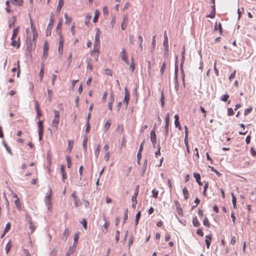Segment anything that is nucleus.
I'll return each mask as SVG.
<instances>
[{
	"mask_svg": "<svg viewBox=\"0 0 256 256\" xmlns=\"http://www.w3.org/2000/svg\"><path fill=\"white\" fill-rule=\"evenodd\" d=\"M100 46V36L96 34L95 36V42L94 46V48L92 52H90L91 55H94V53L96 52L99 53V48Z\"/></svg>",
	"mask_w": 256,
	"mask_h": 256,
	"instance_id": "f257e3e1",
	"label": "nucleus"
},
{
	"mask_svg": "<svg viewBox=\"0 0 256 256\" xmlns=\"http://www.w3.org/2000/svg\"><path fill=\"white\" fill-rule=\"evenodd\" d=\"M54 119L52 122V127L56 128V130H58V124L60 121V112L56 110H54Z\"/></svg>",
	"mask_w": 256,
	"mask_h": 256,
	"instance_id": "f03ea898",
	"label": "nucleus"
},
{
	"mask_svg": "<svg viewBox=\"0 0 256 256\" xmlns=\"http://www.w3.org/2000/svg\"><path fill=\"white\" fill-rule=\"evenodd\" d=\"M120 57L124 62L126 63L128 65L129 64L128 56L126 54V50L124 48H122V52L120 53Z\"/></svg>",
	"mask_w": 256,
	"mask_h": 256,
	"instance_id": "7ed1b4c3",
	"label": "nucleus"
},
{
	"mask_svg": "<svg viewBox=\"0 0 256 256\" xmlns=\"http://www.w3.org/2000/svg\"><path fill=\"white\" fill-rule=\"evenodd\" d=\"M51 191L50 193L47 194L45 196L44 202L46 206L48 207V210H50L52 206V198H51Z\"/></svg>",
	"mask_w": 256,
	"mask_h": 256,
	"instance_id": "20e7f679",
	"label": "nucleus"
},
{
	"mask_svg": "<svg viewBox=\"0 0 256 256\" xmlns=\"http://www.w3.org/2000/svg\"><path fill=\"white\" fill-rule=\"evenodd\" d=\"M170 114H167L165 117L166 124L164 126V133L166 136L168 134V126L170 124Z\"/></svg>",
	"mask_w": 256,
	"mask_h": 256,
	"instance_id": "39448f33",
	"label": "nucleus"
},
{
	"mask_svg": "<svg viewBox=\"0 0 256 256\" xmlns=\"http://www.w3.org/2000/svg\"><path fill=\"white\" fill-rule=\"evenodd\" d=\"M178 56H176L175 60V68H174V80L176 84H178Z\"/></svg>",
	"mask_w": 256,
	"mask_h": 256,
	"instance_id": "423d86ee",
	"label": "nucleus"
},
{
	"mask_svg": "<svg viewBox=\"0 0 256 256\" xmlns=\"http://www.w3.org/2000/svg\"><path fill=\"white\" fill-rule=\"evenodd\" d=\"M48 44L47 42H44V50H43V54H42V58L44 60L46 59L48 55Z\"/></svg>",
	"mask_w": 256,
	"mask_h": 256,
	"instance_id": "0eeeda50",
	"label": "nucleus"
},
{
	"mask_svg": "<svg viewBox=\"0 0 256 256\" xmlns=\"http://www.w3.org/2000/svg\"><path fill=\"white\" fill-rule=\"evenodd\" d=\"M150 141L152 142V146L154 148H155L156 144V133H154V131L151 130L150 132Z\"/></svg>",
	"mask_w": 256,
	"mask_h": 256,
	"instance_id": "6e6552de",
	"label": "nucleus"
},
{
	"mask_svg": "<svg viewBox=\"0 0 256 256\" xmlns=\"http://www.w3.org/2000/svg\"><path fill=\"white\" fill-rule=\"evenodd\" d=\"M64 38L62 36H60L59 44L58 48V53L61 54L63 53Z\"/></svg>",
	"mask_w": 256,
	"mask_h": 256,
	"instance_id": "1a4fd4ad",
	"label": "nucleus"
},
{
	"mask_svg": "<svg viewBox=\"0 0 256 256\" xmlns=\"http://www.w3.org/2000/svg\"><path fill=\"white\" fill-rule=\"evenodd\" d=\"M125 94H124V98L123 100L124 104H126V107H127L129 100H130V94L128 91V90L126 88H124Z\"/></svg>",
	"mask_w": 256,
	"mask_h": 256,
	"instance_id": "9d476101",
	"label": "nucleus"
},
{
	"mask_svg": "<svg viewBox=\"0 0 256 256\" xmlns=\"http://www.w3.org/2000/svg\"><path fill=\"white\" fill-rule=\"evenodd\" d=\"M35 108L36 112L37 118L40 120L42 116V112L40 108L39 103L38 101L35 102Z\"/></svg>",
	"mask_w": 256,
	"mask_h": 256,
	"instance_id": "9b49d317",
	"label": "nucleus"
},
{
	"mask_svg": "<svg viewBox=\"0 0 256 256\" xmlns=\"http://www.w3.org/2000/svg\"><path fill=\"white\" fill-rule=\"evenodd\" d=\"M76 194V191L74 192L72 194V196L74 198V206L76 207H78L81 204V202H80V200L78 198Z\"/></svg>",
	"mask_w": 256,
	"mask_h": 256,
	"instance_id": "f8f14e48",
	"label": "nucleus"
},
{
	"mask_svg": "<svg viewBox=\"0 0 256 256\" xmlns=\"http://www.w3.org/2000/svg\"><path fill=\"white\" fill-rule=\"evenodd\" d=\"M114 101V95L112 92H111L110 96V100L108 102V108L109 110H112V104Z\"/></svg>",
	"mask_w": 256,
	"mask_h": 256,
	"instance_id": "ddd939ff",
	"label": "nucleus"
},
{
	"mask_svg": "<svg viewBox=\"0 0 256 256\" xmlns=\"http://www.w3.org/2000/svg\"><path fill=\"white\" fill-rule=\"evenodd\" d=\"M175 119L174 124L176 128H178L179 130H182V127L179 122V116L178 114H176L174 116Z\"/></svg>",
	"mask_w": 256,
	"mask_h": 256,
	"instance_id": "4468645a",
	"label": "nucleus"
},
{
	"mask_svg": "<svg viewBox=\"0 0 256 256\" xmlns=\"http://www.w3.org/2000/svg\"><path fill=\"white\" fill-rule=\"evenodd\" d=\"M76 250V246L74 244H73L72 246H70L68 248L66 254V256H70Z\"/></svg>",
	"mask_w": 256,
	"mask_h": 256,
	"instance_id": "2eb2a0df",
	"label": "nucleus"
},
{
	"mask_svg": "<svg viewBox=\"0 0 256 256\" xmlns=\"http://www.w3.org/2000/svg\"><path fill=\"white\" fill-rule=\"evenodd\" d=\"M175 204L176 208V212L180 215H182V210L180 208V202L178 201L175 202Z\"/></svg>",
	"mask_w": 256,
	"mask_h": 256,
	"instance_id": "dca6fc26",
	"label": "nucleus"
},
{
	"mask_svg": "<svg viewBox=\"0 0 256 256\" xmlns=\"http://www.w3.org/2000/svg\"><path fill=\"white\" fill-rule=\"evenodd\" d=\"M14 197L16 198V200H14V203H15L16 208L18 210H20L21 208H20V202L19 198L18 197V196H16V194H14Z\"/></svg>",
	"mask_w": 256,
	"mask_h": 256,
	"instance_id": "f3484780",
	"label": "nucleus"
},
{
	"mask_svg": "<svg viewBox=\"0 0 256 256\" xmlns=\"http://www.w3.org/2000/svg\"><path fill=\"white\" fill-rule=\"evenodd\" d=\"M54 23V20L52 18V16H51L50 17V22L48 24V28H47V32H46V36H48V30H51L52 29V25Z\"/></svg>",
	"mask_w": 256,
	"mask_h": 256,
	"instance_id": "a211bd4d",
	"label": "nucleus"
},
{
	"mask_svg": "<svg viewBox=\"0 0 256 256\" xmlns=\"http://www.w3.org/2000/svg\"><path fill=\"white\" fill-rule=\"evenodd\" d=\"M88 140V138L87 136L86 135L84 136V138L83 140V142H82V147H83V148L85 152H86L87 151Z\"/></svg>",
	"mask_w": 256,
	"mask_h": 256,
	"instance_id": "6ab92c4d",
	"label": "nucleus"
},
{
	"mask_svg": "<svg viewBox=\"0 0 256 256\" xmlns=\"http://www.w3.org/2000/svg\"><path fill=\"white\" fill-rule=\"evenodd\" d=\"M206 239L205 240V242L206 244L207 248H208L210 245V241L212 240V237L210 235V236H206Z\"/></svg>",
	"mask_w": 256,
	"mask_h": 256,
	"instance_id": "aec40b11",
	"label": "nucleus"
},
{
	"mask_svg": "<svg viewBox=\"0 0 256 256\" xmlns=\"http://www.w3.org/2000/svg\"><path fill=\"white\" fill-rule=\"evenodd\" d=\"M192 222L194 227H198L200 224L196 216L193 218Z\"/></svg>",
	"mask_w": 256,
	"mask_h": 256,
	"instance_id": "412c9836",
	"label": "nucleus"
},
{
	"mask_svg": "<svg viewBox=\"0 0 256 256\" xmlns=\"http://www.w3.org/2000/svg\"><path fill=\"white\" fill-rule=\"evenodd\" d=\"M19 32V26L16 27V28H14L13 30V34L12 37V40L14 39L18 34Z\"/></svg>",
	"mask_w": 256,
	"mask_h": 256,
	"instance_id": "4be33fe9",
	"label": "nucleus"
},
{
	"mask_svg": "<svg viewBox=\"0 0 256 256\" xmlns=\"http://www.w3.org/2000/svg\"><path fill=\"white\" fill-rule=\"evenodd\" d=\"M182 192H183V194H184V199L186 200H188L189 197V192H188V189L186 187L184 188L182 190Z\"/></svg>",
	"mask_w": 256,
	"mask_h": 256,
	"instance_id": "5701e85b",
	"label": "nucleus"
},
{
	"mask_svg": "<svg viewBox=\"0 0 256 256\" xmlns=\"http://www.w3.org/2000/svg\"><path fill=\"white\" fill-rule=\"evenodd\" d=\"M28 224L31 230V232H33L35 230L36 226L33 224L31 218L28 221Z\"/></svg>",
	"mask_w": 256,
	"mask_h": 256,
	"instance_id": "b1692460",
	"label": "nucleus"
},
{
	"mask_svg": "<svg viewBox=\"0 0 256 256\" xmlns=\"http://www.w3.org/2000/svg\"><path fill=\"white\" fill-rule=\"evenodd\" d=\"M140 216H141V212H137V214H136V218H135V226H136L138 224V222H139L140 218Z\"/></svg>",
	"mask_w": 256,
	"mask_h": 256,
	"instance_id": "393cba45",
	"label": "nucleus"
},
{
	"mask_svg": "<svg viewBox=\"0 0 256 256\" xmlns=\"http://www.w3.org/2000/svg\"><path fill=\"white\" fill-rule=\"evenodd\" d=\"M11 44L12 46L18 48L20 46V42L19 40L16 41L14 39L12 40Z\"/></svg>",
	"mask_w": 256,
	"mask_h": 256,
	"instance_id": "a878e982",
	"label": "nucleus"
},
{
	"mask_svg": "<svg viewBox=\"0 0 256 256\" xmlns=\"http://www.w3.org/2000/svg\"><path fill=\"white\" fill-rule=\"evenodd\" d=\"M110 124H111V120H108L106 122L104 126V129L105 131H107L108 130H109L110 128Z\"/></svg>",
	"mask_w": 256,
	"mask_h": 256,
	"instance_id": "bb28decb",
	"label": "nucleus"
},
{
	"mask_svg": "<svg viewBox=\"0 0 256 256\" xmlns=\"http://www.w3.org/2000/svg\"><path fill=\"white\" fill-rule=\"evenodd\" d=\"M62 235H63V238H64V240L66 241L67 240L68 237L69 236V230H68V228L64 229Z\"/></svg>",
	"mask_w": 256,
	"mask_h": 256,
	"instance_id": "cd10ccee",
	"label": "nucleus"
},
{
	"mask_svg": "<svg viewBox=\"0 0 256 256\" xmlns=\"http://www.w3.org/2000/svg\"><path fill=\"white\" fill-rule=\"evenodd\" d=\"M11 2L15 5H17L18 6H20L23 4L22 0H11Z\"/></svg>",
	"mask_w": 256,
	"mask_h": 256,
	"instance_id": "c85d7f7f",
	"label": "nucleus"
},
{
	"mask_svg": "<svg viewBox=\"0 0 256 256\" xmlns=\"http://www.w3.org/2000/svg\"><path fill=\"white\" fill-rule=\"evenodd\" d=\"M64 5V1L63 0H58V5L57 6V8H56V10L57 12H60L61 9H62V7Z\"/></svg>",
	"mask_w": 256,
	"mask_h": 256,
	"instance_id": "c756f323",
	"label": "nucleus"
},
{
	"mask_svg": "<svg viewBox=\"0 0 256 256\" xmlns=\"http://www.w3.org/2000/svg\"><path fill=\"white\" fill-rule=\"evenodd\" d=\"M138 42H139V48L142 51V42H143V38L141 36H138Z\"/></svg>",
	"mask_w": 256,
	"mask_h": 256,
	"instance_id": "7c9ffc66",
	"label": "nucleus"
},
{
	"mask_svg": "<svg viewBox=\"0 0 256 256\" xmlns=\"http://www.w3.org/2000/svg\"><path fill=\"white\" fill-rule=\"evenodd\" d=\"M100 144H98L96 148L94 150V155L96 158L98 157L100 152Z\"/></svg>",
	"mask_w": 256,
	"mask_h": 256,
	"instance_id": "2f4dec72",
	"label": "nucleus"
},
{
	"mask_svg": "<svg viewBox=\"0 0 256 256\" xmlns=\"http://www.w3.org/2000/svg\"><path fill=\"white\" fill-rule=\"evenodd\" d=\"M203 224L208 228H210V224L207 217H205L204 218L203 220Z\"/></svg>",
	"mask_w": 256,
	"mask_h": 256,
	"instance_id": "473e14b6",
	"label": "nucleus"
},
{
	"mask_svg": "<svg viewBox=\"0 0 256 256\" xmlns=\"http://www.w3.org/2000/svg\"><path fill=\"white\" fill-rule=\"evenodd\" d=\"M72 53L70 52V54H69V56L68 58V64H67L68 68L71 64V63L72 62Z\"/></svg>",
	"mask_w": 256,
	"mask_h": 256,
	"instance_id": "72a5a7b5",
	"label": "nucleus"
},
{
	"mask_svg": "<svg viewBox=\"0 0 256 256\" xmlns=\"http://www.w3.org/2000/svg\"><path fill=\"white\" fill-rule=\"evenodd\" d=\"M43 132H44V130L43 128H38V138L40 140H41L43 136Z\"/></svg>",
	"mask_w": 256,
	"mask_h": 256,
	"instance_id": "f704fd0d",
	"label": "nucleus"
},
{
	"mask_svg": "<svg viewBox=\"0 0 256 256\" xmlns=\"http://www.w3.org/2000/svg\"><path fill=\"white\" fill-rule=\"evenodd\" d=\"M68 150L70 152L72 149L74 142L72 140H68Z\"/></svg>",
	"mask_w": 256,
	"mask_h": 256,
	"instance_id": "c9c22d12",
	"label": "nucleus"
},
{
	"mask_svg": "<svg viewBox=\"0 0 256 256\" xmlns=\"http://www.w3.org/2000/svg\"><path fill=\"white\" fill-rule=\"evenodd\" d=\"M232 202L234 208H236V197L234 196V194L232 193Z\"/></svg>",
	"mask_w": 256,
	"mask_h": 256,
	"instance_id": "e433bc0d",
	"label": "nucleus"
},
{
	"mask_svg": "<svg viewBox=\"0 0 256 256\" xmlns=\"http://www.w3.org/2000/svg\"><path fill=\"white\" fill-rule=\"evenodd\" d=\"M130 68L132 72H134V69H135V64L134 62V58H132V62L130 66Z\"/></svg>",
	"mask_w": 256,
	"mask_h": 256,
	"instance_id": "4c0bfd02",
	"label": "nucleus"
},
{
	"mask_svg": "<svg viewBox=\"0 0 256 256\" xmlns=\"http://www.w3.org/2000/svg\"><path fill=\"white\" fill-rule=\"evenodd\" d=\"M208 167L210 168L211 171L215 172L216 174L218 176L220 177L222 175V174L220 172H219L217 170H216L214 167L210 166H208Z\"/></svg>",
	"mask_w": 256,
	"mask_h": 256,
	"instance_id": "58836bf2",
	"label": "nucleus"
},
{
	"mask_svg": "<svg viewBox=\"0 0 256 256\" xmlns=\"http://www.w3.org/2000/svg\"><path fill=\"white\" fill-rule=\"evenodd\" d=\"M66 162H67V166L68 168H70L71 166V158L70 156H66Z\"/></svg>",
	"mask_w": 256,
	"mask_h": 256,
	"instance_id": "ea45409f",
	"label": "nucleus"
},
{
	"mask_svg": "<svg viewBox=\"0 0 256 256\" xmlns=\"http://www.w3.org/2000/svg\"><path fill=\"white\" fill-rule=\"evenodd\" d=\"M166 64L165 62H164L162 64V66H161L160 70V72L161 74H163L166 70Z\"/></svg>",
	"mask_w": 256,
	"mask_h": 256,
	"instance_id": "a19ab883",
	"label": "nucleus"
},
{
	"mask_svg": "<svg viewBox=\"0 0 256 256\" xmlns=\"http://www.w3.org/2000/svg\"><path fill=\"white\" fill-rule=\"evenodd\" d=\"M99 16V12H97V10H96L95 12V14L93 18V22H96L98 20V18Z\"/></svg>",
	"mask_w": 256,
	"mask_h": 256,
	"instance_id": "79ce46f5",
	"label": "nucleus"
},
{
	"mask_svg": "<svg viewBox=\"0 0 256 256\" xmlns=\"http://www.w3.org/2000/svg\"><path fill=\"white\" fill-rule=\"evenodd\" d=\"M104 74L108 76H112V70L109 68H106L104 70Z\"/></svg>",
	"mask_w": 256,
	"mask_h": 256,
	"instance_id": "37998d69",
	"label": "nucleus"
},
{
	"mask_svg": "<svg viewBox=\"0 0 256 256\" xmlns=\"http://www.w3.org/2000/svg\"><path fill=\"white\" fill-rule=\"evenodd\" d=\"M64 18H66V24L70 23L72 20V18H69L66 14H64Z\"/></svg>",
	"mask_w": 256,
	"mask_h": 256,
	"instance_id": "c03bdc74",
	"label": "nucleus"
},
{
	"mask_svg": "<svg viewBox=\"0 0 256 256\" xmlns=\"http://www.w3.org/2000/svg\"><path fill=\"white\" fill-rule=\"evenodd\" d=\"M10 226H11L10 224V222H8L6 224V226L4 230V233H6V232H8L9 231V230H10Z\"/></svg>",
	"mask_w": 256,
	"mask_h": 256,
	"instance_id": "a18cd8bd",
	"label": "nucleus"
},
{
	"mask_svg": "<svg viewBox=\"0 0 256 256\" xmlns=\"http://www.w3.org/2000/svg\"><path fill=\"white\" fill-rule=\"evenodd\" d=\"M128 210L126 209L124 212V222H123L124 224L126 222V220H127V219L128 218Z\"/></svg>",
	"mask_w": 256,
	"mask_h": 256,
	"instance_id": "49530a36",
	"label": "nucleus"
},
{
	"mask_svg": "<svg viewBox=\"0 0 256 256\" xmlns=\"http://www.w3.org/2000/svg\"><path fill=\"white\" fill-rule=\"evenodd\" d=\"M152 196L154 198H157L158 196V190H155V189H154L152 190Z\"/></svg>",
	"mask_w": 256,
	"mask_h": 256,
	"instance_id": "de8ad7c7",
	"label": "nucleus"
},
{
	"mask_svg": "<svg viewBox=\"0 0 256 256\" xmlns=\"http://www.w3.org/2000/svg\"><path fill=\"white\" fill-rule=\"evenodd\" d=\"M164 93H163V92H162L161 93V96H160V102H161V104H162V107H164Z\"/></svg>",
	"mask_w": 256,
	"mask_h": 256,
	"instance_id": "09e8293b",
	"label": "nucleus"
},
{
	"mask_svg": "<svg viewBox=\"0 0 256 256\" xmlns=\"http://www.w3.org/2000/svg\"><path fill=\"white\" fill-rule=\"evenodd\" d=\"M44 68L42 66V68L40 70V72H39V76H40V78L41 80H42V78L44 77Z\"/></svg>",
	"mask_w": 256,
	"mask_h": 256,
	"instance_id": "8fccbe9b",
	"label": "nucleus"
},
{
	"mask_svg": "<svg viewBox=\"0 0 256 256\" xmlns=\"http://www.w3.org/2000/svg\"><path fill=\"white\" fill-rule=\"evenodd\" d=\"M229 96L227 94H225L221 97V100L223 102H226Z\"/></svg>",
	"mask_w": 256,
	"mask_h": 256,
	"instance_id": "3c124183",
	"label": "nucleus"
},
{
	"mask_svg": "<svg viewBox=\"0 0 256 256\" xmlns=\"http://www.w3.org/2000/svg\"><path fill=\"white\" fill-rule=\"evenodd\" d=\"M138 196V194H134L132 198V202H134V203H137L136 197Z\"/></svg>",
	"mask_w": 256,
	"mask_h": 256,
	"instance_id": "603ef678",
	"label": "nucleus"
},
{
	"mask_svg": "<svg viewBox=\"0 0 256 256\" xmlns=\"http://www.w3.org/2000/svg\"><path fill=\"white\" fill-rule=\"evenodd\" d=\"M194 176L196 178V181H198V180H200V175L196 172L194 173Z\"/></svg>",
	"mask_w": 256,
	"mask_h": 256,
	"instance_id": "864d4df0",
	"label": "nucleus"
},
{
	"mask_svg": "<svg viewBox=\"0 0 256 256\" xmlns=\"http://www.w3.org/2000/svg\"><path fill=\"white\" fill-rule=\"evenodd\" d=\"M4 147L6 148V150L8 152L9 154H10L11 155L12 154V151L10 150V148L9 146H8L6 143L4 142H2Z\"/></svg>",
	"mask_w": 256,
	"mask_h": 256,
	"instance_id": "5fc2aeb1",
	"label": "nucleus"
},
{
	"mask_svg": "<svg viewBox=\"0 0 256 256\" xmlns=\"http://www.w3.org/2000/svg\"><path fill=\"white\" fill-rule=\"evenodd\" d=\"M157 148H158V150L155 152V156L156 158L158 157V156L160 154V144H158V146H157Z\"/></svg>",
	"mask_w": 256,
	"mask_h": 256,
	"instance_id": "6e6d98bb",
	"label": "nucleus"
},
{
	"mask_svg": "<svg viewBox=\"0 0 256 256\" xmlns=\"http://www.w3.org/2000/svg\"><path fill=\"white\" fill-rule=\"evenodd\" d=\"M78 239V235L77 234H75L74 236V244L76 246L77 245Z\"/></svg>",
	"mask_w": 256,
	"mask_h": 256,
	"instance_id": "4d7b16f0",
	"label": "nucleus"
},
{
	"mask_svg": "<svg viewBox=\"0 0 256 256\" xmlns=\"http://www.w3.org/2000/svg\"><path fill=\"white\" fill-rule=\"evenodd\" d=\"M196 234L201 236H204V232H203L202 230L200 228L197 230Z\"/></svg>",
	"mask_w": 256,
	"mask_h": 256,
	"instance_id": "13d9d810",
	"label": "nucleus"
},
{
	"mask_svg": "<svg viewBox=\"0 0 256 256\" xmlns=\"http://www.w3.org/2000/svg\"><path fill=\"white\" fill-rule=\"evenodd\" d=\"M110 152H106L104 156V160L106 161H108L110 158Z\"/></svg>",
	"mask_w": 256,
	"mask_h": 256,
	"instance_id": "bf43d9fd",
	"label": "nucleus"
},
{
	"mask_svg": "<svg viewBox=\"0 0 256 256\" xmlns=\"http://www.w3.org/2000/svg\"><path fill=\"white\" fill-rule=\"evenodd\" d=\"M86 62H87V68L88 69H90V70H92V65L90 63V61L89 60H87L86 61Z\"/></svg>",
	"mask_w": 256,
	"mask_h": 256,
	"instance_id": "052dcab7",
	"label": "nucleus"
},
{
	"mask_svg": "<svg viewBox=\"0 0 256 256\" xmlns=\"http://www.w3.org/2000/svg\"><path fill=\"white\" fill-rule=\"evenodd\" d=\"M228 114L230 116H233L234 114L233 110L232 108H228Z\"/></svg>",
	"mask_w": 256,
	"mask_h": 256,
	"instance_id": "680f3d73",
	"label": "nucleus"
},
{
	"mask_svg": "<svg viewBox=\"0 0 256 256\" xmlns=\"http://www.w3.org/2000/svg\"><path fill=\"white\" fill-rule=\"evenodd\" d=\"M86 132H89L90 131V122H86Z\"/></svg>",
	"mask_w": 256,
	"mask_h": 256,
	"instance_id": "e2e57ef3",
	"label": "nucleus"
},
{
	"mask_svg": "<svg viewBox=\"0 0 256 256\" xmlns=\"http://www.w3.org/2000/svg\"><path fill=\"white\" fill-rule=\"evenodd\" d=\"M236 72L234 70L232 73L230 74L229 76V80H232L233 78H235Z\"/></svg>",
	"mask_w": 256,
	"mask_h": 256,
	"instance_id": "0e129e2a",
	"label": "nucleus"
},
{
	"mask_svg": "<svg viewBox=\"0 0 256 256\" xmlns=\"http://www.w3.org/2000/svg\"><path fill=\"white\" fill-rule=\"evenodd\" d=\"M38 128H43V121L40 120V119L38 120Z\"/></svg>",
	"mask_w": 256,
	"mask_h": 256,
	"instance_id": "69168bd1",
	"label": "nucleus"
},
{
	"mask_svg": "<svg viewBox=\"0 0 256 256\" xmlns=\"http://www.w3.org/2000/svg\"><path fill=\"white\" fill-rule=\"evenodd\" d=\"M117 130L120 133H122L124 130V128L122 126L118 125L117 128Z\"/></svg>",
	"mask_w": 256,
	"mask_h": 256,
	"instance_id": "338daca9",
	"label": "nucleus"
},
{
	"mask_svg": "<svg viewBox=\"0 0 256 256\" xmlns=\"http://www.w3.org/2000/svg\"><path fill=\"white\" fill-rule=\"evenodd\" d=\"M250 153H251V154L252 156H256V150H255L254 148H252L250 150Z\"/></svg>",
	"mask_w": 256,
	"mask_h": 256,
	"instance_id": "774afa93",
	"label": "nucleus"
}]
</instances>
